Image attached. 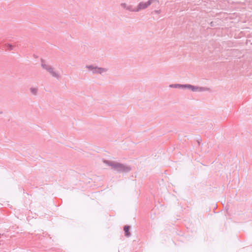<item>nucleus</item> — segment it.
Masks as SVG:
<instances>
[{
	"mask_svg": "<svg viewBox=\"0 0 252 252\" xmlns=\"http://www.w3.org/2000/svg\"><path fill=\"white\" fill-rule=\"evenodd\" d=\"M31 93L34 95H36L38 93V89L32 87L30 88Z\"/></svg>",
	"mask_w": 252,
	"mask_h": 252,
	"instance_id": "obj_8",
	"label": "nucleus"
},
{
	"mask_svg": "<svg viewBox=\"0 0 252 252\" xmlns=\"http://www.w3.org/2000/svg\"><path fill=\"white\" fill-rule=\"evenodd\" d=\"M126 10L129 11H130V12H137V7L133 8V6L132 5H128L127 7H126Z\"/></svg>",
	"mask_w": 252,
	"mask_h": 252,
	"instance_id": "obj_7",
	"label": "nucleus"
},
{
	"mask_svg": "<svg viewBox=\"0 0 252 252\" xmlns=\"http://www.w3.org/2000/svg\"><path fill=\"white\" fill-rule=\"evenodd\" d=\"M41 67L45 70H46L53 77L59 79L61 78V75L58 72H56L54 71V68L50 65L47 64L45 61L43 59H41Z\"/></svg>",
	"mask_w": 252,
	"mask_h": 252,
	"instance_id": "obj_2",
	"label": "nucleus"
},
{
	"mask_svg": "<svg viewBox=\"0 0 252 252\" xmlns=\"http://www.w3.org/2000/svg\"><path fill=\"white\" fill-rule=\"evenodd\" d=\"M86 67L89 70L91 71L93 73L99 74L102 75L103 73L108 71V68L103 67H99L94 65H87Z\"/></svg>",
	"mask_w": 252,
	"mask_h": 252,
	"instance_id": "obj_3",
	"label": "nucleus"
},
{
	"mask_svg": "<svg viewBox=\"0 0 252 252\" xmlns=\"http://www.w3.org/2000/svg\"><path fill=\"white\" fill-rule=\"evenodd\" d=\"M188 88V84H178L177 88L178 89H187Z\"/></svg>",
	"mask_w": 252,
	"mask_h": 252,
	"instance_id": "obj_9",
	"label": "nucleus"
},
{
	"mask_svg": "<svg viewBox=\"0 0 252 252\" xmlns=\"http://www.w3.org/2000/svg\"><path fill=\"white\" fill-rule=\"evenodd\" d=\"M178 84H171L169 85V87L172 88H177Z\"/></svg>",
	"mask_w": 252,
	"mask_h": 252,
	"instance_id": "obj_12",
	"label": "nucleus"
},
{
	"mask_svg": "<svg viewBox=\"0 0 252 252\" xmlns=\"http://www.w3.org/2000/svg\"><path fill=\"white\" fill-rule=\"evenodd\" d=\"M127 5L126 3H122L121 4V6L123 8H125L126 9V7H127Z\"/></svg>",
	"mask_w": 252,
	"mask_h": 252,
	"instance_id": "obj_11",
	"label": "nucleus"
},
{
	"mask_svg": "<svg viewBox=\"0 0 252 252\" xmlns=\"http://www.w3.org/2000/svg\"><path fill=\"white\" fill-rule=\"evenodd\" d=\"M6 45L9 50L11 51L13 49L14 46L12 45L7 44Z\"/></svg>",
	"mask_w": 252,
	"mask_h": 252,
	"instance_id": "obj_10",
	"label": "nucleus"
},
{
	"mask_svg": "<svg viewBox=\"0 0 252 252\" xmlns=\"http://www.w3.org/2000/svg\"><path fill=\"white\" fill-rule=\"evenodd\" d=\"M187 89L191 90L193 92H203L209 90L207 88L194 86L190 84H188Z\"/></svg>",
	"mask_w": 252,
	"mask_h": 252,
	"instance_id": "obj_5",
	"label": "nucleus"
},
{
	"mask_svg": "<svg viewBox=\"0 0 252 252\" xmlns=\"http://www.w3.org/2000/svg\"><path fill=\"white\" fill-rule=\"evenodd\" d=\"M129 230H130L129 226H128V225L124 226V230L125 231V235L126 237H129L131 235V234L129 232Z\"/></svg>",
	"mask_w": 252,
	"mask_h": 252,
	"instance_id": "obj_6",
	"label": "nucleus"
},
{
	"mask_svg": "<svg viewBox=\"0 0 252 252\" xmlns=\"http://www.w3.org/2000/svg\"><path fill=\"white\" fill-rule=\"evenodd\" d=\"M157 1V0H149L147 2H140L137 6V12H139L141 10H143L147 8L154 1Z\"/></svg>",
	"mask_w": 252,
	"mask_h": 252,
	"instance_id": "obj_4",
	"label": "nucleus"
},
{
	"mask_svg": "<svg viewBox=\"0 0 252 252\" xmlns=\"http://www.w3.org/2000/svg\"><path fill=\"white\" fill-rule=\"evenodd\" d=\"M103 161L105 164L111 167L112 170L118 173L126 174L131 170L130 166L116 161L104 160Z\"/></svg>",
	"mask_w": 252,
	"mask_h": 252,
	"instance_id": "obj_1",
	"label": "nucleus"
}]
</instances>
